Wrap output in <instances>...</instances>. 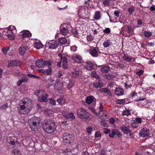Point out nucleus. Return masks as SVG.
I'll use <instances>...</instances> for the list:
<instances>
[{"instance_id": "49530a36", "label": "nucleus", "mask_w": 155, "mask_h": 155, "mask_svg": "<svg viewBox=\"0 0 155 155\" xmlns=\"http://www.w3.org/2000/svg\"><path fill=\"white\" fill-rule=\"evenodd\" d=\"M8 107V104L6 103L2 106L0 107V109L2 110H4L7 108Z\"/></svg>"}, {"instance_id": "3c124183", "label": "nucleus", "mask_w": 155, "mask_h": 155, "mask_svg": "<svg viewBox=\"0 0 155 155\" xmlns=\"http://www.w3.org/2000/svg\"><path fill=\"white\" fill-rule=\"evenodd\" d=\"M54 80L52 79H50L48 81V84L49 86H51L53 84Z\"/></svg>"}, {"instance_id": "0eeeda50", "label": "nucleus", "mask_w": 155, "mask_h": 155, "mask_svg": "<svg viewBox=\"0 0 155 155\" xmlns=\"http://www.w3.org/2000/svg\"><path fill=\"white\" fill-rule=\"evenodd\" d=\"M36 65L38 67H44L47 66L49 68L51 65V63L48 61H43L42 60H38L36 62Z\"/></svg>"}, {"instance_id": "603ef678", "label": "nucleus", "mask_w": 155, "mask_h": 155, "mask_svg": "<svg viewBox=\"0 0 155 155\" xmlns=\"http://www.w3.org/2000/svg\"><path fill=\"white\" fill-rule=\"evenodd\" d=\"M87 41L90 42L92 41L93 39L92 36L91 35H87Z\"/></svg>"}, {"instance_id": "423d86ee", "label": "nucleus", "mask_w": 155, "mask_h": 155, "mask_svg": "<svg viewBox=\"0 0 155 155\" xmlns=\"http://www.w3.org/2000/svg\"><path fill=\"white\" fill-rule=\"evenodd\" d=\"M63 139L65 144H68L73 141V137L72 134L68 133H65L63 135Z\"/></svg>"}, {"instance_id": "ea45409f", "label": "nucleus", "mask_w": 155, "mask_h": 155, "mask_svg": "<svg viewBox=\"0 0 155 155\" xmlns=\"http://www.w3.org/2000/svg\"><path fill=\"white\" fill-rule=\"evenodd\" d=\"M144 35L146 37H149L152 35V33L150 31H145L144 32Z\"/></svg>"}, {"instance_id": "5701e85b", "label": "nucleus", "mask_w": 155, "mask_h": 155, "mask_svg": "<svg viewBox=\"0 0 155 155\" xmlns=\"http://www.w3.org/2000/svg\"><path fill=\"white\" fill-rule=\"evenodd\" d=\"M22 33L21 36L23 39H24L25 38L29 37V35L31 34V33H29L28 31H23L21 32Z\"/></svg>"}, {"instance_id": "6e6552de", "label": "nucleus", "mask_w": 155, "mask_h": 155, "mask_svg": "<svg viewBox=\"0 0 155 155\" xmlns=\"http://www.w3.org/2000/svg\"><path fill=\"white\" fill-rule=\"evenodd\" d=\"M62 81L63 80V81H61V80L59 79L58 78L56 80L54 86V88L55 89H56L57 90H58V89L57 88V85L62 84V86L64 85V82L66 81H68V78L66 77L62 78Z\"/></svg>"}, {"instance_id": "cd10ccee", "label": "nucleus", "mask_w": 155, "mask_h": 155, "mask_svg": "<svg viewBox=\"0 0 155 155\" xmlns=\"http://www.w3.org/2000/svg\"><path fill=\"white\" fill-rule=\"evenodd\" d=\"M64 116L68 119H71L73 120L75 119V117L72 113L67 114L64 115Z\"/></svg>"}, {"instance_id": "39448f33", "label": "nucleus", "mask_w": 155, "mask_h": 155, "mask_svg": "<svg viewBox=\"0 0 155 155\" xmlns=\"http://www.w3.org/2000/svg\"><path fill=\"white\" fill-rule=\"evenodd\" d=\"M77 114L78 117L81 119H87L89 117L87 112L83 108H81L78 109Z\"/></svg>"}, {"instance_id": "a19ab883", "label": "nucleus", "mask_w": 155, "mask_h": 155, "mask_svg": "<svg viewBox=\"0 0 155 155\" xmlns=\"http://www.w3.org/2000/svg\"><path fill=\"white\" fill-rule=\"evenodd\" d=\"M91 76L92 77L97 79H99L100 78V76L97 74L96 72L95 71H94L91 72Z\"/></svg>"}, {"instance_id": "1a4fd4ad", "label": "nucleus", "mask_w": 155, "mask_h": 155, "mask_svg": "<svg viewBox=\"0 0 155 155\" xmlns=\"http://www.w3.org/2000/svg\"><path fill=\"white\" fill-rule=\"evenodd\" d=\"M149 130L146 128H144L140 130L139 134L140 137H144L148 136L149 134Z\"/></svg>"}, {"instance_id": "4be33fe9", "label": "nucleus", "mask_w": 155, "mask_h": 155, "mask_svg": "<svg viewBox=\"0 0 155 155\" xmlns=\"http://www.w3.org/2000/svg\"><path fill=\"white\" fill-rule=\"evenodd\" d=\"M93 85L96 88H101L102 87L103 84L102 82L98 81H96L95 82H94L93 84Z\"/></svg>"}, {"instance_id": "72a5a7b5", "label": "nucleus", "mask_w": 155, "mask_h": 155, "mask_svg": "<svg viewBox=\"0 0 155 155\" xmlns=\"http://www.w3.org/2000/svg\"><path fill=\"white\" fill-rule=\"evenodd\" d=\"M135 9L134 7L133 6H131L129 7L128 8L127 11L129 14L130 15L132 14L133 12L134 11Z\"/></svg>"}, {"instance_id": "7ed1b4c3", "label": "nucleus", "mask_w": 155, "mask_h": 155, "mask_svg": "<svg viewBox=\"0 0 155 155\" xmlns=\"http://www.w3.org/2000/svg\"><path fill=\"white\" fill-rule=\"evenodd\" d=\"M29 127L33 130L35 131L38 129L40 124V119L37 117H34L28 121Z\"/></svg>"}, {"instance_id": "864d4df0", "label": "nucleus", "mask_w": 155, "mask_h": 155, "mask_svg": "<svg viewBox=\"0 0 155 155\" xmlns=\"http://www.w3.org/2000/svg\"><path fill=\"white\" fill-rule=\"evenodd\" d=\"M131 86L132 85L130 84H129L127 82L125 83V87L127 89L130 88Z\"/></svg>"}, {"instance_id": "774afa93", "label": "nucleus", "mask_w": 155, "mask_h": 155, "mask_svg": "<svg viewBox=\"0 0 155 155\" xmlns=\"http://www.w3.org/2000/svg\"><path fill=\"white\" fill-rule=\"evenodd\" d=\"M135 121L137 122L139 124H141V120L140 118H137L135 119Z\"/></svg>"}, {"instance_id": "2f4dec72", "label": "nucleus", "mask_w": 155, "mask_h": 155, "mask_svg": "<svg viewBox=\"0 0 155 155\" xmlns=\"http://www.w3.org/2000/svg\"><path fill=\"white\" fill-rule=\"evenodd\" d=\"M61 34L65 35L68 33V31L67 28H63L61 29Z\"/></svg>"}, {"instance_id": "8fccbe9b", "label": "nucleus", "mask_w": 155, "mask_h": 155, "mask_svg": "<svg viewBox=\"0 0 155 155\" xmlns=\"http://www.w3.org/2000/svg\"><path fill=\"white\" fill-rule=\"evenodd\" d=\"M8 48L5 47H3L2 49V51L3 53L5 54H7V51L8 50Z\"/></svg>"}, {"instance_id": "5fc2aeb1", "label": "nucleus", "mask_w": 155, "mask_h": 155, "mask_svg": "<svg viewBox=\"0 0 155 155\" xmlns=\"http://www.w3.org/2000/svg\"><path fill=\"white\" fill-rule=\"evenodd\" d=\"M92 130V128L91 127H89L87 128V131L88 134H91V133Z\"/></svg>"}, {"instance_id": "dca6fc26", "label": "nucleus", "mask_w": 155, "mask_h": 155, "mask_svg": "<svg viewBox=\"0 0 155 155\" xmlns=\"http://www.w3.org/2000/svg\"><path fill=\"white\" fill-rule=\"evenodd\" d=\"M48 95L45 93H43L42 94L41 97H38V100L40 102H46L47 101V97Z\"/></svg>"}, {"instance_id": "79ce46f5", "label": "nucleus", "mask_w": 155, "mask_h": 155, "mask_svg": "<svg viewBox=\"0 0 155 155\" xmlns=\"http://www.w3.org/2000/svg\"><path fill=\"white\" fill-rule=\"evenodd\" d=\"M125 103V99H117L116 103L119 104H123Z\"/></svg>"}, {"instance_id": "aec40b11", "label": "nucleus", "mask_w": 155, "mask_h": 155, "mask_svg": "<svg viewBox=\"0 0 155 155\" xmlns=\"http://www.w3.org/2000/svg\"><path fill=\"white\" fill-rule=\"evenodd\" d=\"M79 74V72L78 69H74L71 72L70 75L71 77L75 78L77 77Z\"/></svg>"}, {"instance_id": "6ab92c4d", "label": "nucleus", "mask_w": 155, "mask_h": 155, "mask_svg": "<svg viewBox=\"0 0 155 155\" xmlns=\"http://www.w3.org/2000/svg\"><path fill=\"white\" fill-rule=\"evenodd\" d=\"M95 100V98L92 96H89L86 97V101L87 103L90 104L92 103Z\"/></svg>"}, {"instance_id": "a18cd8bd", "label": "nucleus", "mask_w": 155, "mask_h": 155, "mask_svg": "<svg viewBox=\"0 0 155 155\" xmlns=\"http://www.w3.org/2000/svg\"><path fill=\"white\" fill-rule=\"evenodd\" d=\"M131 126L134 128H136L138 126V124L134 120H133L131 123Z\"/></svg>"}, {"instance_id": "de8ad7c7", "label": "nucleus", "mask_w": 155, "mask_h": 155, "mask_svg": "<svg viewBox=\"0 0 155 155\" xmlns=\"http://www.w3.org/2000/svg\"><path fill=\"white\" fill-rule=\"evenodd\" d=\"M130 112L129 110H124L123 111V115H126L128 116L129 115H130Z\"/></svg>"}, {"instance_id": "052dcab7", "label": "nucleus", "mask_w": 155, "mask_h": 155, "mask_svg": "<svg viewBox=\"0 0 155 155\" xmlns=\"http://www.w3.org/2000/svg\"><path fill=\"white\" fill-rule=\"evenodd\" d=\"M45 71L47 74L50 75L51 74V68H49L48 69L46 70Z\"/></svg>"}, {"instance_id": "9b49d317", "label": "nucleus", "mask_w": 155, "mask_h": 155, "mask_svg": "<svg viewBox=\"0 0 155 155\" xmlns=\"http://www.w3.org/2000/svg\"><path fill=\"white\" fill-rule=\"evenodd\" d=\"M116 135L118 137H120L121 134L120 132L116 129H112L110 132V134H109V136L111 138H113L114 136Z\"/></svg>"}, {"instance_id": "9d476101", "label": "nucleus", "mask_w": 155, "mask_h": 155, "mask_svg": "<svg viewBox=\"0 0 155 155\" xmlns=\"http://www.w3.org/2000/svg\"><path fill=\"white\" fill-rule=\"evenodd\" d=\"M48 44L49 48L51 49H56L58 45L57 41L54 40L50 41Z\"/></svg>"}, {"instance_id": "09e8293b", "label": "nucleus", "mask_w": 155, "mask_h": 155, "mask_svg": "<svg viewBox=\"0 0 155 155\" xmlns=\"http://www.w3.org/2000/svg\"><path fill=\"white\" fill-rule=\"evenodd\" d=\"M103 2V4L106 6H108L110 3V0H104Z\"/></svg>"}, {"instance_id": "a878e982", "label": "nucleus", "mask_w": 155, "mask_h": 155, "mask_svg": "<svg viewBox=\"0 0 155 155\" xmlns=\"http://www.w3.org/2000/svg\"><path fill=\"white\" fill-rule=\"evenodd\" d=\"M101 18V12L97 11L95 12L94 19L95 20H99Z\"/></svg>"}, {"instance_id": "69168bd1", "label": "nucleus", "mask_w": 155, "mask_h": 155, "mask_svg": "<svg viewBox=\"0 0 155 155\" xmlns=\"http://www.w3.org/2000/svg\"><path fill=\"white\" fill-rule=\"evenodd\" d=\"M143 73V71L142 70H140V71L137 72L136 73V74L138 76L141 75Z\"/></svg>"}, {"instance_id": "37998d69", "label": "nucleus", "mask_w": 155, "mask_h": 155, "mask_svg": "<svg viewBox=\"0 0 155 155\" xmlns=\"http://www.w3.org/2000/svg\"><path fill=\"white\" fill-rule=\"evenodd\" d=\"M74 82L72 81H70L69 82L68 85V89H70L72 88L74 85Z\"/></svg>"}, {"instance_id": "0e129e2a", "label": "nucleus", "mask_w": 155, "mask_h": 155, "mask_svg": "<svg viewBox=\"0 0 155 155\" xmlns=\"http://www.w3.org/2000/svg\"><path fill=\"white\" fill-rule=\"evenodd\" d=\"M50 102L51 104L55 105V101L52 98H50L49 99Z\"/></svg>"}, {"instance_id": "680f3d73", "label": "nucleus", "mask_w": 155, "mask_h": 155, "mask_svg": "<svg viewBox=\"0 0 155 155\" xmlns=\"http://www.w3.org/2000/svg\"><path fill=\"white\" fill-rule=\"evenodd\" d=\"M101 136V133L99 131H97L95 135V137H99Z\"/></svg>"}, {"instance_id": "b1692460", "label": "nucleus", "mask_w": 155, "mask_h": 155, "mask_svg": "<svg viewBox=\"0 0 155 155\" xmlns=\"http://www.w3.org/2000/svg\"><path fill=\"white\" fill-rule=\"evenodd\" d=\"M62 67L63 68L65 69H67L68 63L67 60V58L65 57H64L62 59Z\"/></svg>"}, {"instance_id": "4468645a", "label": "nucleus", "mask_w": 155, "mask_h": 155, "mask_svg": "<svg viewBox=\"0 0 155 155\" xmlns=\"http://www.w3.org/2000/svg\"><path fill=\"white\" fill-rule=\"evenodd\" d=\"M16 138L15 137H10L7 138L6 141L8 143L11 144L12 145H14L16 141Z\"/></svg>"}, {"instance_id": "338daca9", "label": "nucleus", "mask_w": 155, "mask_h": 155, "mask_svg": "<svg viewBox=\"0 0 155 155\" xmlns=\"http://www.w3.org/2000/svg\"><path fill=\"white\" fill-rule=\"evenodd\" d=\"M110 130L108 129H105V130L104 131V133L106 134H109H109H110Z\"/></svg>"}, {"instance_id": "bb28decb", "label": "nucleus", "mask_w": 155, "mask_h": 155, "mask_svg": "<svg viewBox=\"0 0 155 155\" xmlns=\"http://www.w3.org/2000/svg\"><path fill=\"white\" fill-rule=\"evenodd\" d=\"M110 70V68L107 66L102 67L101 68V71L103 73H107Z\"/></svg>"}, {"instance_id": "f03ea898", "label": "nucleus", "mask_w": 155, "mask_h": 155, "mask_svg": "<svg viewBox=\"0 0 155 155\" xmlns=\"http://www.w3.org/2000/svg\"><path fill=\"white\" fill-rule=\"evenodd\" d=\"M42 127L44 130L49 133L53 132L55 130L56 128L54 122L49 119L44 120Z\"/></svg>"}, {"instance_id": "58836bf2", "label": "nucleus", "mask_w": 155, "mask_h": 155, "mask_svg": "<svg viewBox=\"0 0 155 155\" xmlns=\"http://www.w3.org/2000/svg\"><path fill=\"white\" fill-rule=\"evenodd\" d=\"M63 153H64V154L65 155H72V154L71 153V150L70 149H66L63 151L62 152Z\"/></svg>"}, {"instance_id": "2eb2a0df", "label": "nucleus", "mask_w": 155, "mask_h": 155, "mask_svg": "<svg viewBox=\"0 0 155 155\" xmlns=\"http://www.w3.org/2000/svg\"><path fill=\"white\" fill-rule=\"evenodd\" d=\"M86 69L88 70H91L94 69L93 62L92 61H88L86 63Z\"/></svg>"}, {"instance_id": "7c9ffc66", "label": "nucleus", "mask_w": 155, "mask_h": 155, "mask_svg": "<svg viewBox=\"0 0 155 155\" xmlns=\"http://www.w3.org/2000/svg\"><path fill=\"white\" fill-rule=\"evenodd\" d=\"M121 129L122 130L125 134H127L130 132V130L128 127L123 126L121 127Z\"/></svg>"}, {"instance_id": "c03bdc74", "label": "nucleus", "mask_w": 155, "mask_h": 155, "mask_svg": "<svg viewBox=\"0 0 155 155\" xmlns=\"http://www.w3.org/2000/svg\"><path fill=\"white\" fill-rule=\"evenodd\" d=\"M88 109L90 110L94 114L96 115H98V113H97L94 109V108L91 106L88 107Z\"/></svg>"}, {"instance_id": "ddd939ff", "label": "nucleus", "mask_w": 155, "mask_h": 155, "mask_svg": "<svg viewBox=\"0 0 155 155\" xmlns=\"http://www.w3.org/2000/svg\"><path fill=\"white\" fill-rule=\"evenodd\" d=\"M123 58V60L127 62H129L135 61V59L134 58L126 54H124V55Z\"/></svg>"}, {"instance_id": "13d9d810", "label": "nucleus", "mask_w": 155, "mask_h": 155, "mask_svg": "<svg viewBox=\"0 0 155 155\" xmlns=\"http://www.w3.org/2000/svg\"><path fill=\"white\" fill-rule=\"evenodd\" d=\"M115 121V120L113 118L111 117L109 119V123L111 124H113L114 123Z\"/></svg>"}, {"instance_id": "20e7f679", "label": "nucleus", "mask_w": 155, "mask_h": 155, "mask_svg": "<svg viewBox=\"0 0 155 155\" xmlns=\"http://www.w3.org/2000/svg\"><path fill=\"white\" fill-rule=\"evenodd\" d=\"M16 31V29L14 26H11L10 29L7 28H4L3 32V34L10 37L13 35Z\"/></svg>"}, {"instance_id": "c85d7f7f", "label": "nucleus", "mask_w": 155, "mask_h": 155, "mask_svg": "<svg viewBox=\"0 0 155 155\" xmlns=\"http://www.w3.org/2000/svg\"><path fill=\"white\" fill-rule=\"evenodd\" d=\"M28 79L26 77H23L21 79L19 80L17 82V85L18 86H20L23 82H26L28 81Z\"/></svg>"}, {"instance_id": "473e14b6", "label": "nucleus", "mask_w": 155, "mask_h": 155, "mask_svg": "<svg viewBox=\"0 0 155 155\" xmlns=\"http://www.w3.org/2000/svg\"><path fill=\"white\" fill-rule=\"evenodd\" d=\"M101 91V92H104L107 93L109 95H111V93L110 91L107 88H102L100 90Z\"/></svg>"}, {"instance_id": "f8f14e48", "label": "nucleus", "mask_w": 155, "mask_h": 155, "mask_svg": "<svg viewBox=\"0 0 155 155\" xmlns=\"http://www.w3.org/2000/svg\"><path fill=\"white\" fill-rule=\"evenodd\" d=\"M72 59L74 62L78 63H81L82 61V57L77 54L74 55L72 57Z\"/></svg>"}, {"instance_id": "f704fd0d", "label": "nucleus", "mask_w": 155, "mask_h": 155, "mask_svg": "<svg viewBox=\"0 0 155 155\" xmlns=\"http://www.w3.org/2000/svg\"><path fill=\"white\" fill-rule=\"evenodd\" d=\"M26 48L23 46L21 47L19 49V53L21 55H24L26 51Z\"/></svg>"}, {"instance_id": "e433bc0d", "label": "nucleus", "mask_w": 155, "mask_h": 155, "mask_svg": "<svg viewBox=\"0 0 155 155\" xmlns=\"http://www.w3.org/2000/svg\"><path fill=\"white\" fill-rule=\"evenodd\" d=\"M104 77L105 79H107L108 80H111L114 77V75L109 74H105L104 75Z\"/></svg>"}, {"instance_id": "e2e57ef3", "label": "nucleus", "mask_w": 155, "mask_h": 155, "mask_svg": "<svg viewBox=\"0 0 155 155\" xmlns=\"http://www.w3.org/2000/svg\"><path fill=\"white\" fill-rule=\"evenodd\" d=\"M63 76V74L62 71H59L58 72V78H60Z\"/></svg>"}, {"instance_id": "f3484780", "label": "nucleus", "mask_w": 155, "mask_h": 155, "mask_svg": "<svg viewBox=\"0 0 155 155\" xmlns=\"http://www.w3.org/2000/svg\"><path fill=\"white\" fill-rule=\"evenodd\" d=\"M20 61H18L16 60L12 61L8 63V65L9 66L14 67L18 66L20 65Z\"/></svg>"}, {"instance_id": "bf43d9fd", "label": "nucleus", "mask_w": 155, "mask_h": 155, "mask_svg": "<svg viewBox=\"0 0 155 155\" xmlns=\"http://www.w3.org/2000/svg\"><path fill=\"white\" fill-rule=\"evenodd\" d=\"M120 11L115 10L114 12V14L115 16L117 17L120 14Z\"/></svg>"}, {"instance_id": "c9c22d12", "label": "nucleus", "mask_w": 155, "mask_h": 155, "mask_svg": "<svg viewBox=\"0 0 155 155\" xmlns=\"http://www.w3.org/2000/svg\"><path fill=\"white\" fill-rule=\"evenodd\" d=\"M34 46L35 48L37 49H40L41 48L42 45L40 42H35L34 44Z\"/></svg>"}, {"instance_id": "c756f323", "label": "nucleus", "mask_w": 155, "mask_h": 155, "mask_svg": "<svg viewBox=\"0 0 155 155\" xmlns=\"http://www.w3.org/2000/svg\"><path fill=\"white\" fill-rule=\"evenodd\" d=\"M57 101L61 105H63L66 103L65 100L63 97H61L57 99Z\"/></svg>"}, {"instance_id": "412c9836", "label": "nucleus", "mask_w": 155, "mask_h": 155, "mask_svg": "<svg viewBox=\"0 0 155 155\" xmlns=\"http://www.w3.org/2000/svg\"><path fill=\"white\" fill-rule=\"evenodd\" d=\"M58 41L59 42L62 44H68L69 43V41H68L65 37H61L59 39Z\"/></svg>"}, {"instance_id": "393cba45", "label": "nucleus", "mask_w": 155, "mask_h": 155, "mask_svg": "<svg viewBox=\"0 0 155 155\" xmlns=\"http://www.w3.org/2000/svg\"><path fill=\"white\" fill-rule=\"evenodd\" d=\"M115 93L116 95L118 96H120L123 94V91L122 89L120 88H117L115 90Z\"/></svg>"}, {"instance_id": "4c0bfd02", "label": "nucleus", "mask_w": 155, "mask_h": 155, "mask_svg": "<svg viewBox=\"0 0 155 155\" xmlns=\"http://www.w3.org/2000/svg\"><path fill=\"white\" fill-rule=\"evenodd\" d=\"M111 42L109 40H106L103 43V45L105 47H107L109 46L111 44Z\"/></svg>"}, {"instance_id": "4d7b16f0", "label": "nucleus", "mask_w": 155, "mask_h": 155, "mask_svg": "<svg viewBox=\"0 0 155 155\" xmlns=\"http://www.w3.org/2000/svg\"><path fill=\"white\" fill-rule=\"evenodd\" d=\"M110 30L109 28H106L104 30V32L107 34H108L110 33Z\"/></svg>"}, {"instance_id": "f257e3e1", "label": "nucleus", "mask_w": 155, "mask_h": 155, "mask_svg": "<svg viewBox=\"0 0 155 155\" xmlns=\"http://www.w3.org/2000/svg\"><path fill=\"white\" fill-rule=\"evenodd\" d=\"M31 100L27 98H24L20 101L19 103L20 109L18 112L21 114L29 113L31 109L29 108L31 104Z\"/></svg>"}, {"instance_id": "a211bd4d", "label": "nucleus", "mask_w": 155, "mask_h": 155, "mask_svg": "<svg viewBox=\"0 0 155 155\" xmlns=\"http://www.w3.org/2000/svg\"><path fill=\"white\" fill-rule=\"evenodd\" d=\"M89 53L93 57H96L98 56V51L95 48L90 50L89 51Z\"/></svg>"}, {"instance_id": "6e6d98bb", "label": "nucleus", "mask_w": 155, "mask_h": 155, "mask_svg": "<svg viewBox=\"0 0 155 155\" xmlns=\"http://www.w3.org/2000/svg\"><path fill=\"white\" fill-rule=\"evenodd\" d=\"M14 155H21V153L20 151L17 150H15L14 151Z\"/></svg>"}]
</instances>
